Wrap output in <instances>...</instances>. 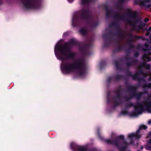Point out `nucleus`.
Listing matches in <instances>:
<instances>
[{
  "mask_svg": "<svg viewBox=\"0 0 151 151\" xmlns=\"http://www.w3.org/2000/svg\"><path fill=\"white\" fill-rule=\"evenodd\" d=\"M64 68L68 73L76 72L79 75H82L85 71L84 65L81 60L66 63L64 65Z\"/></svg>",
  "mask_w": 151,
  "mask_h": 151,
  "instance_id": "obj_1",
  "label": "nucleus"
},
{
  "mask_svg": "<svg viewBox=\"0 0 151 151\" xmlns=\"http://www.w3.org/2000/svg\"><path fill=\"white\" fill-rule=\"evenodd\" d=\"M147 87L151 88V83L147 85ZM134 113H132V116H136L141 114L144 110H147L148 112L151 113V94L148 96L145 101L141 103H137L134 106Z\"/></svg>",
  "mask_w": 151,
  "mask_h": 151,
  "instance_id": "obj_2",
  "label": "nucleus"
},
{
  "mask_svg": "<svg viewBox=\"0 0 151 151\" xmlns=\"http://www.w3.org/2000/svg\"><path fill=\"white\" fill-rule=\"evenodd\" d=\"M75 43V41L74 40H72L70 43L66 44L64 45L56 46L55 49L58 50L61 53L62 56H60V58L62 60L69 57H72L73 56V54L71 52H68V48L67 47L70 44L73 45Z\"/></svg>",
  "mask_w": 151,
  "mask_h": 151,
  "instance_id": "obj_3",
  "label": "nucleus"
},
{
  "mask_svg": "<svg viewBox=\"0 0 151 151\" xmlns=\"http://www.w3.org/2000/svg\"><path fill=\"white\" fill-rule=\"evenodd\" d=\"M130 15L131 17V20L129 21L128 22V23L129 25L133 27V29L137 31H138L140 29H143V26L142 25L139 26L137 27H136L137 22L136 21V13L135 12H131Z\"/></svg>",
  "mask_w": 151,
  "mask_h": 151,
  "instance_id": "obj_4",
  "label": "nucleus"
},
{
  "mask_svg": "<svg viewBox=\"0 0 151 151\" xmlns=\"http://www.w3.org/2000/svg\"><path fill=\"white\" fill-rule=\"evenodd\" d=\"M24 6L28 9L35 8L34 0H24Z\"/></svg>",
  "mask_w": 151,
  "mask_h": 151,
  "instance_id": "obj_5",
  "label": "nucleus"
},
{
  "mask_svg": "<svg viewBox=\"0 0 151 151\" xmlns=\"http://www.w3.org/2000/svg\"><path fill=\"white\" fill-rule=\"evenodd\" d=\"M150 0H144V1H140L139 4L141 5L149 7L150 6L149 4Z\"/></svg>",
  "mask_w": 151,
  "mask_h": 151,
  "instance_id": "obj_6",
  "label": "nucleus"
},
{
  "mask_svg": "<svg viewBox=\"0 0 151 151\" xmlns=\"http://www.w3.org/2000/svg\"><path fill=\"white\" fill-rule=\"evenodd\" d=\"M147 54H144L143 56V59L145 61H150V59L149 57V55L151 54V53L149 52L148 50H146L145 52Z\"/></svg>",
  "mask_w": 151,
  "mask_h": 151,
  "instance_id": "obj_7",
  "label": "nucleus"
},
{
  "mask_svg": "<svg viewBox=\"0 0 151 151\" xmlns=\"http://www.w3.org/2000/svg\"><path fill=\"white\" fill-rule=\"evenodd\" d=\"M138 132H137L136 133H132L129 134L128 135V137L129 138H132L133 137H135L136 138L138 139L141 136L138 134Z\"/></svg>",
  "mask_w": 151,
  "mask_h": 151,
  "instance_id": "obj_8",
  "label": "nucleus"
},
{
  "mask_svg": "<svg viewBox=\"0 0 151 151\" xmlns=\"http://www.w3.org/2000/svg\"><path fill=\"white\" fill-rule=\"evenodd\" d=\"M76 147L79 151H86V148L84 147H78L77 146H76Z\"/></svg>",
  "mask_w": 151,
  "mask_h": 151,
  "instance_id": "obj_9",
  "label": "nucleus"
},
{
  "mask_svg": "<svg viewBox=\"0 0 151 151\" xmlns=\"http://www.w3.org/2000/svg\"><path fill=\"white\" fill-rule=\"evenodd\" d=\"M80 32L82 34L84 35L86 32V30L84 28H82L80 30Z\"/></svg>",
  "mask_w": 151,
  "mask_h": 151,
  "instance_id": "obj_10",
  "label": "nucleus"
},
{
  "mask_svg": "<svg viewBox=\"0 0 151 151\" xmlns=\"http://www.w3.org/2000/svg\"><path fill=\"white\" fill-rule=\"evenodd\" d=\"M138 95L139 96L137 97V98L139 99V98H140V97L142 95H144V96H145V95H146L147 94L145 93H138Z\"/></svg>",
  "mask_w": 151,
  "mask_h": 151,
  "instance_id": "obj_11",
  "label": "nucleus"
},
{
  "mask_svg": "<svg viewBox=\"0 0 151 151\" xmlns=\"http://www.w3.org/2000/svg\"><path fill=\"white\" fill-rule=\"evenodd\" d=\"M90 0H81L82 4H85L90 2Z\"/></svg>",
  "mask_w": 151,
  "mask_h": 151,
  "instance_id": "obj_12",
  "label": "nucleus"
},
{
  "mask_svg": "<svg viewBox=\"0 0 151 151\" xmlns=\"http://www.w3.org/2000/svg\"><path fill=\"white\" fill-rule=\"evenodd\" d=\"M147 127L146 126L142 125L141 126L139 127V129H146L147 128Z\"/></svg>",
  "mask_w": 151,
  "mask_h": 151,
  "instance_id": "obj_13",
  "label": "nucleus"
},
{
  "mask_svg": "<svg viewBox=\"0 0 151 151\" xmlns=\"http://www.w3.org/2000/svg\"><path fill=\"white\" fill-rule=\"evenodd\" d=\"M145 149L148 150H151V147L149 145H146L145 146Z\"/></svg>",
  "mask_w": 151,
  "mask_h": 151,
  "instance_id": "obj_14",
  "label": "nucleus"
},
{
  "mask_svg": "<svg viewBox=\"0 0 151 151\" xmlns=\"http://www.w3.org/2000/svg\"><path fill=\"white\" fill-rule=\"evenodd\" d=\"M147 138L150 139V140L148 141V143L149 144H150L151 145V135L150 134V135H149L147 137Z\"/></svg>",
  "mask_w": 151,
  "mask_h": 151,
  "instance_id": "obj_15",
  "label": "nucleus"
},
{
  "mask_svg": "<svg viewBox=\"0 0 151 151\" xmlns=\"http://www.w3.org/2000/svg\"><path fill=\"white\" fill-rule=\"evenodd\" d=\"M146 68L147 69H149L150 68V65H145Z\"/></svg>",
  "mask_w": 151,
  "mask_h": 151,
  "instance_id": "obj_16",
  "label": "nucleus"
},
{
  "mask_svg": "<svg viewBox=\"0 0 151 151\" xmlns=\"http://www.w3.org/2000/svg\"><path fill=\"white\" fill-rule=\"evenodd\" d=\"M118 138L119 139H123L124 138V137L122 135H121L119 136Z\"/></svg>",
  "mask_w": 151,
  "mask_h": 151,
  "instance_id": "obj_17",
  "label": "nucleus"
},
{
  "mask_svg": "<svg viewBox=\"0 0 151 151\" xmlns=\"http://www.w3.org/2000/svg\"><path fill=\"white\" fill-rule=\"evenodd\" d=\"M146 48L148 50H151V46L149 47V46H146Z\"/></svg>",
  "mask_w": 151,
  "mask_h": 151,
  "instance_id": "obj_18",
  "label": "nucleus"
},
{
  "mask_svg": "<svg viewBox=\"0 0 151 151\" xmlns=\"http://www.w3.org/2000/svg\"><path fill=\"white\" fill-rule=\"evenodd\" d=\"M149 21V19L148 18H145V20L144 21L145 22H148Z\"/></svg>",
  "mask_w": 151,
  "mask_h": 151,
  "instance_id": "obj_19",
  "label": "nucleus"
},
{
  "mask_svg": "<svg viewBox=\"0 0 151 151\" xmlns=\"http://www.w3.org/2000/svg\"><path fill=\"white\" fill-rule=\"evenodd\" d=\"M148 124H151V119L148 121Z\"/></svg>",
  "mask_w": 151,
  "mask_h": 151,
  "instance_id": "obj_20",
  "label": "nucleus"
},
{
  "mask_svg": "<svg viewBox=\"0 0 151 151\" xmlns=\"http://www.w3.org/2000/svg\"><path fill=\"white\" fill-rule=\"evenodd\" d=\"M71 147L72 148L73 150H75V151H76V149L74 148L72 146V144H71Z\"/></svg>",
  "mask_w": 151,
  "mask_h": 151,
  "instance_id": "obj_21",
  "label": "nucleus"
},
{
  "mask_svg": "<svg viewBox=\"0 0 151 151\" xmlns=\"http://www.w3.org/2000/svg\"><path fill=\"white\" fill-rule=\"evenodd\" d=\"M148 30L150 31H151V27L149 28Z\"/></svg>",
  "mask_w": 151,
  "mask_h": 151,
  "instance_id": "obj_22",
  "label": "nucleus"
},
{
  "mask_svg": "<svg viewBox=\"0 0 151 151\" xmlns=\"http://www.w3.org/2000/svg\"><path fill=\"white\" fill-rule=\"evenodd\" d=\"M86 11L83 12L82 13L83 14H86Z\"/></svg>",
  "mask_w": 151,
  "mask_h": 151,
  "instance_id": "obj_23",
  "label": "nucleus"
},
{
  "mask_svg": "<svg viewBox=\"0 0 151 151\" xmlns=\"http://www.w3.org/2000/svg\"><path fill=\"white\" fill-rule=\"evenodd\" d=\"M149 32L148 31H147L146 35H149Z\"/></svg>",
  "mask_w": 151,
  "mask_h": 151,
  "instance_id": "obj_24",
  "label": "nucleus"
},
{
  "mask_svg": "<svg viewBox=\"0 0 151 151\" xmlns=\"http://www.w3.org/2000/svg\"><path fill=\"white\" fill-rule=\"evenodd\" d=\"M149 38L150 39V40L151 41V35H150L149 36Z\"/></svg>",
  "mask_w": 151,
  "mask_h": 151,
  "instance_id": "obj_25",
  "label": "nucleus"
},
{
  "mask_svg": "<svg viewBox=\"0 0 151 151\" xmlns=\"http://www.w3.org/2000/svg\"><path fill=\"white\" fill-rule=\"evenodd\" d=\"M150 74V79H151V73H149Z\"/></svg>",
  "mask_w": 151,
  "mask_h": 151,
  "instance_id": "obj_26",
  "label": "nucleus"
},
{
  "mask_svg": "<svg viewBox=\"0 0 151 151\" xmlns=\"http://www.w3.org/2000/svg\"><path fill=\"white\" fill-rule=\"evenodd\" d=\"M137 75V74H136L135 76H136Z\"/></svg>",
  "mask_w": 151,
  "mask_h": 151,
  "instance_id": "obj_27",
  "label": "nucleus"
},
{
  "mask_svg": "<svg viewBox=\"0 0 151 151\" xmlns=\"http://www.w3.org/2000/svg\"><path fill=\"white\" fill-rule=\"evenodd\" d=\"M122 2L123 1V0H122Z\"/></svg>",
  "mask_w": 151,
  "mask_h": 151,
  "instance_id": "obj_28",
  "label": "nucleus"
}]
</instances>
